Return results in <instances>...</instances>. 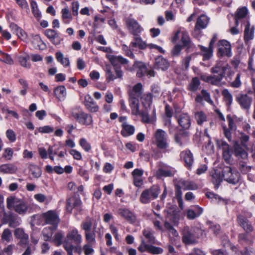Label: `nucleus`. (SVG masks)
I'll use <instances>...</instances> for the list:
<instances>
[{
  "label": "nucleus",
  "mask_w": 255,
  "mask_h": 255,
  "mask_svg": "<svg viewBox=\"0 0 255 255\" xmlns=\"http://www.w3.org/2000/svg\"><path fill=\"white\" fill-rule=\"evenodd\" d=\"M81 201L78 197L72 196L67 200L66 210L71 213L73 208L80 209Z\"/></svg>",
  "instance_id": "obj_20"
},
{
  "label": "nucleus",
  "mask_w": 255,
  "mask_h": 255,
  "mask_svg": "<svg viewBox=\"0 0 255 255\" xmlns=\"http://www.w3.org/2000/svg\"><path fill=\"white\" fill-rule=\"evenodd\" d=\"M42 216L46 224L50 225L51 227H53L54 229H56L59 222V219L54 211H48L43 213Z\"/></svg>",
  "instance_id": "obj_9"
},
{
  "label": "nucleus",
  "mask_w": 255,
  "mask_h": 255,
  "mask_svg": "<svg viewBox=\"0 0 255 255\" xmlns=\"http://www.w3.org/2000/svg\"><path fill=\"white\" fill-rule=\"evenodd\" d=\"M0 61L9 65H12L13 64V60L11 58L10 55L4 52L0 57Z\"/></svg>",
  "instance_id": "obj_64"
},
{
  "label": "nucleus",
  "mask_w": 255,
  "mask_h": 255,
  "mask_svg": "<svg viewBox=\"0 0 255 255\" xmlns=\"http://www.w3.org/2000/svg\"><path fill=\"white\" fill-rule=\"evenodd\" d=\"M121 134L124 137L132 135L135 131L134 126L129 125L127 122H124L122 125Z\"/></svg>",
  "instance_id": "obj_29"
},
{
  "label": "nucleus",
  "mask_w": 255,
  "mask_h": 255,
  "mask_svg": "<svg viewBox=\"0 0 255 255\" xmlns=\"http://www.w3.org/2000/svg\"><path fill=\"white\" fill-rule=\"evenodd\" d=\"M13 151L12 148L7 147L5 148L2 153V157L6 160H11L12 158Z\"/></svg>",
  "instance_id": "obj_62"
},
{
  "label": "nucleus",
  "mask_w": 255,
  "mask_h": 255,
  "mask_svg": "<svg viewBox=\"0 0 255 255\" xmlns=\"http://www.w3.org/2000/svg\"><path fill=\"white\" fill-rule=\"evenodd\" d=\"M30 174L32 176L33 178H38L42 174V171L41 168L33 163H29L28 166Z\"/></svg>",
  "instance_id": "obj_36"
},
{
  "label": "nucleus",
  "mask_w": 255,
  "mask_h": 255,
  "mask_svg": "<svg viewBox=\"0 0 255 255\" xmlns=\"http://www.w3.org/2000/svg\"><path fill=\"white\" fill-rule=\"evenodd\" d=\"M83 103L86 108L91 113H96L99 110V107L89 94L84 96Z\"/></svg>",
  "instance_id": "obj_14"
},
{
  "label": "nucleus",
  "mask_w": 255,
  "mask_h": 255,
  "mask_svg": "<svg viewBox=\"0 0 255 255\" xmlns=\"http://www.w3.org/2000/svg\"><path fill=\"white\" fill-rule=\"evenodd\" d=\"M140 116L142 121L145 123H153L156 121V110L154 107H145L141 112Z\"/></svg>",
  "instance_id": "obj_10"
},
{
  "label": "nucleus",
  "mask_w": 255,
  "mask_h": 255,
  "mask_svg": "<svg viewBox=\"0 0 255 255\" xmlns=\"http://www.w3.org/2000/svg\"><path fill=\"white\" fill-rule=\"evenodd\" d=\"M203 209L198 206L191 207L187 210V216L190 220H193L200 216L203 213Z\"/></svg>",
  "instance_id": "obj_24"
},
{
  "label": "nucleus",
  "mask_w": 255,
  "mask_h": 255,
  "mask_svg": "<svg viewBox=\"0 0 255 255\" xmlns=\"http://www.w3.org/2000/svg\"><path fill=\"white\" fill-rule=\"evenodd\" d=\"M200 50L202 52L203 56V60H208L213 55V47H205L203 46H200Z\"/></svg>",
  "instance_id": "obj_47"
},
{
  "label": "nucleus",
  "mask_w": 255,
  "mask_h": 255,
  "mask_svg": "<svg viewBox=\"0 0 255 255\" xmlns=\"http://www.w3.org/2000/svg\"><path fill=\"white\" fill-rule=\"evenodd\" d=\"M79 143L80 146L86 152H89L91 149V144L88 142L87 139L85 138H81L79 139Z\"/></svg>",
  "instance_id": "obj_56"
},
{
  "label": "nucleus",
  "mask_w": 255,
  "mask_h": 255,
  "mask_svg": "<svg viewBox=\"0 0 255 255\" xmlns=\"http://www.w3.org/2000/svg\"><path fill=\"white\" fill-rule=\"evenodd\" d=\"M17 58L18 60L20 65L27 69H29L31 67V64L28 62L27 60L29 58L28 55H18L17 56Z\"/></svg>",
  "instance_id": "obj_49"
},
{
  "label": "nucleus",
  "mask_w": 255,
  "mask_h": 255,
  "mask_svg": "<svg viewBox=\"0 0 255 255\" xmlns=\"http://www.w3.org/2000/svg\"><path fill=\"white\" fill-rule=\"evenodd\" d=\"M62 20L64 24H69L73 19L71 12L68 7H65L61 10Z\"/></svg>",
  "instance_id": "obj_41"
},
{
  "label": "nucleus",
  "mask_w": 255,
  "mask_h": 255,
  "mask_svg": "<svg viewBox=\"0 0 255 255\" xmlns=\"http://www.w3.org/2000/svg\"><path fill=\"white\" fill-rule=\"evenodd\" d=\"M223 78L221 76H218L216 74H214L213 76L202 75L201 76V79L203 81L216 86L220 85L221 81Z\"/></svg>",
  "instance_id": "obj_27"
},
{
  "label": "nucleus",
  "mask_w": 255,
  "mask_h": 255,
  "mask_svg": "<svg viewBox=\"0 0 255 255\" xmlns=\"http://www.w3.org/2000/svg\"><path fill=\"white\" fill-rule=\"evenodd\" d=\"M159 192V188L158 186H153L142 192L140 196V201L143 204L149 203L152 200L158 197Z\"/></svg>",
  "instance_id": "obj_3"
},
{
  "label": "nucleus",
  "mask_w": 255,
  "mask_h": 255,
  "mask_svg": "<svg viewBox=\"0 0 255 255\" xmlns=\"http://www.w3.org/2000/svg\"><path fill=\"white\" fill-rule=\"evenodd\" d=\"M12 238V234L10 230L5 229L3 230L1 235V239L6 242H9Z\"/></svg>",
  "instance_id": "obj_63"
},
{
  "label": "nucleus",
  "mask_w": 255,
  "mask_h": 255,
  "mask_svg": "<svg viewBox=\"0 0 255 255\" xmlns=\"http://www.w3.org/2000/svg\"><path fill=\"white\" fill-rule=\"evenodd\" d=\"M174 173V168L165 164L161 163L160 167L157 171L156 174L159 177H169L173 175Z\"/></svg>",
  "instance_id": "obj_17"
},
{
  "label": "nucleus",
  "mask_w": 255,
  "mask_h": 255,
  "mask_svg": "<svg viewBox=\"0 0 255 255\" xmlns=\"http://www.w3.org/2000/svg\"><path fill=\"white\" fill-rule=\"evenodd\" d=\"M56 58L58 62H60L64 67H66L70 66V60L68 58L64 57L63 53L58 51L55 54Z\"/></svg>",
  "instance_id": "obj_46"
},
{
  "label": "nucleus",
  "mask_w": 255,
  "mask_h": 255,
  "mask_svg": "<svg viewBox=\"0 0 255 255\" xmlns=\"http://www.w3.org/2000/svg\"><path fill=\"white\" fill-rule=\"evenodd\" d=\"M68 242L79 245L82 241V237L81 234L79 233L77 229L74 228H71L69 229L68 232L67 234L66 238L64 242Z\"/></svg>",
  "instance_id": "obj_11"
},
{
  "label": "nucleus",
  "mask_w": 255,
  "mask_h": 255,
  "mask_svg": "<svg viewBox=\"0 0 255 255\" xmlns=\"http://www.w3.org/2000/svg\"><path fill=\"white\" fill-rule=\"evenodd\" d=\"M167 219L172 222L174 225H177L180 219V216L177 211H173L172 214H168Z\"/></svg>",
  "instance_id": "obj_59"
},
{
  "label": "nucleus",
  "mask_w": 255,
  "mask_h": 255,
  "mask_svg": "<svg viewBox=\"0 0 255 255\" xmlns=\"http://www.w3.org/2000/svg\"><path fill=\"white\" fill-rule=\"evenodd\" d=\"M235 154L239 159L247 160L248 157V152L243 149L240 145L237 144L234 148Z\"/></svg>",
  "instance_id": "obj_38"
},
{
  "label": "nucleus",
  "mask_w": 255,
  "mask_h": 255,
  "mask_svg": "<svg viewBox=\"0 0 255 255\" xmlns=\"http://www.w3.org/2000/svg\"><path fill=\"white\" fill-rule=\"evenodd\" d=\"M218 55L219 56H232V50L230 43L226 40H221L217 43Z\"/></svg>",
  "instance_id": "obj_8"
},
{
  "label": "nucleus",
  "mask_w": 255,
  "mask_h": 255,
  "mask_svg": "<svg viewBox=\"0 0 255 255\" xmlns=\"http://www.w3.org/2000/svg\"><path fill=\"white\" fill-rule=\"evenodd\" d=\"M32 43L34 45V47L36 48L40 49L42 45L45 47V45L44 44L43 41L41 40V38L39 35H35L32 36ZM43 48V47H42Z\"/></svg>",
  "instance_id": "obj_55"
},
{
  "label": "nucleus",
  "mask_w": 255,
  "mask_h": 255,
  "mask_svg": "<svg viewBox=\"0 0 255 255\" xmlns=\"http://www.w3.org/2000/svg\"><path fill=\"white\" fill-rule=\"evenodd\" d=\"M178 183L179 186L181 187L184 190H196L198 188L197 184L190 180L180 179Z\"/></svg>",
  "instance_id": "obj_31"
},
{
  "label": "nucleus",
  "mask_w": 255,
  "mask_h": 255,
  "mask_svg": "<svg viewBox=\"0 0 255 255\" xmlns=\"http://www.w3.org/2000/svg\"><path fill=\"white\" fill-rule=\"evenodd\" d=\"M222 172L223 177L228 183L236 184L239 182L240 174L235 169L226 166L224 168Z\"/></svg>",
  "instance_id": "obj_4"
},
{
  "label": "nucleus",
  "mask_w": 255,
  "mask_h": 255,
  "mask_svg": "<svg viewBox=\"0 0 255 255\" xmlns=\"http://www.w3.org/2000/svg\"><path fill=\"white\" fill-rule=\"evenodd\" d=\"M21 222V219L17 216L11 215L9 218V226L12 228L18 226Z\"/></svg>",
  "instance_id": "obj_54"
},
{
  "label": "nucleus",
  "mask_w": 255,
  "mask_h": 255,
  "mask_svg": "<svg viewBox=\"0 0 255 255\" xmlns=\"http://www.w3.org/2000/svg\"><path fill=\"white\" fill-rule=\"evenodd\" d=\"M198 236V235L193 234L189 228H186L183 230L182 240L186 244H190L194 243L195 238Z\"/></svg>",
  "instance_id": "obj_23"
},
{
  "label": "nucleus",
  "mask_w": 255,
  "mask_h": 255,
  "mask_svg": "<svg viewBox=\"0 0 255 255\" xmlns=\"http://www.w3.org/2000/svg\"><path fill=\"white\" fill-rule=\"evenodd\" d=\"M54 93L59 100L63 101L67 95L66 89L64 86H58L55 88Z\"/></svg>",
  "instance_id": "obj_37"
},
{
  "label": "nucleus",
  "mask_w": 255,
  "mask_h": 255,
  "mask_svg": "<svg viewBox=\"0 0 255 255\" xmlns=\"http://www.w3.org/2000/svg\"><path fill=\"white\" fill-rule=\"evenodd\" d=\"M237 102L241 107L249 110L251 106L252 98L247 94H240L236 98Z\"/></svg>",
  "instance_id": "obj_19"
},
{
  "label": "nucleus",
  "mask_w": 255,
  "mask_h": 255,
  "mask_svg": "<svg viewBox=\"0 0 255 255\" xmlns=\"http://www.w3.org/2000/svg\"><path fill=\"white\" fill-rule=\"evenodd\" d=\"M238 221L240 226L247 233L253 231L252 226L249 223L248 220L243 215H240L238 217Z\"/></svg>",
  "instance_id": "obj_30"
},
{
  "label": "nucleus",
  "mask_w": 255,
  "mask_h": 255,
  "mask_svg": "<svg viewBox=\"0 0 255 255\" xmlns=\"http://www.w3.org/2000/svg\"><path fill=\"white\" fill-rule=\"evenodd\" d=\"M178 39H180L183 46L186 47L187 49L194 48L188 32L184 29L180 28L176 32L173 37L172 42H176Z\"/></svg>",
  "instance_id": "obj_5"
},
{
  "label": "nucleus",
  "mask_w": 255,
  "mask_h": 255,
  "mask_svg": "<svg viewBox=\"0 0 255 255\" xmlns=\"http://www.w3.org/2000/svg\"><path fill=\"white\" fill-rule=\"evenodd\" d=\"M195 118L199 125H202L203 123L207 120V116L206 114L202 111L197 112L195 113Z\"/></svg>",
  "instance_id": "obj_58"
},
{
  "label": "nucleus",
  "mask_w": 255,
  "mask_h": 255,
  "mask_svg": "<svg viewBox=\"0 0 255 255\" xmlns=\"http://www.w3.org/2000/svg\"><path fill=\"white\" fill-rule=\"evenodd\" d=\"M115 72L116 76H115L110 69V68L107 67L106 68V80L107 81L110 82L119 78L122 77L123 73L122 71L118 67L115 68Z\"/></svg>",
  "instance_id": "obj_28"
},
{
  "label": "nucleus",
  "mask_w": 255,
  "mask_h": 255,
  "mask_svg": "<svg viewBox=\"0 0 255 255\" xmlns=\"http://www.w3.org/2000/svg\"><path fill=\"white\" fill-rule=\"evenodd\" d=\"M222 95L224 96L225 100L228 106H230L233 102V97L232 94L227 89H224L222 91Z\"/></svg>",
  "instance_id": "obj_61"
},
{
  "label": "nucleus",
  "mask_w": 255,
  "mask_h": 255,
  "mask_svg": "<svg viewBox=\"0 0 255 255\" xmlns=\"http://www.w3.org/2000/svg\"><path fill=\"white\" fill-rule=\"evenodd\" d=\"M142 234L147 240V242L149 244H154L156 243L155 238L153 236V232L151 230L144 229L142 231Z\"/></svg>",
  "instance_id": "obj_45"
},
{
  "label": "nucleus",
  "mask_w": 255,
  "mask_h": 255,
  "mask_svg": "<svg viewBox=\"0 0 255 255\" xmlns=\"http://www.w3.org/2000/svg\"><path fill=\"white\" fill-rule=\"evenodd\" d=\"M125 21L128 30L134 35H138L143 31V28L131 15L126 17Z\"/></svg>",
  "instance_id": "obj_6"
},
{
  "label": "nucleus",
  "mask_w": 255,
  "mask_h": 255,
  "mask_svg": "<svg viewBox=\"0 0 255 255\" xmlns=\"http://www.w3.org/2000/svg\"><path fill=\"white\" fill-rule=\"evenodd\" d=\"M45 34L53 44L58 45L60 43V37L55 30L51 29H46Z\"/></svg>",
  "instance_id": "obj_22"
},
{
  "label": "nucleus",
  "mask_w": 255,
  "mask_h": 255,
  "mask_svg": "<svg viewBox=\"0 0 255 255\" xmlns=\"http://www.w3.org/2000/svg\"><path fill=\"white\" fill-rule=\"evenodd\" d=\"M179 124L183 128H188L190 126V119L188 114L180 113L176 115Z\"/></svg>",
  "instance_id": "obj_21"
},
{
  "label": "nucleus",
  "mask_w": 255,
  "mask_h": 255,
  "mask_svg": "<svg viewBox=\"0 0 255 255\" xmlns=\"http://www.w3.org/2000/svg\"><path fill=\"white\" fill-rule=\"evenodd\" d=\"M248 14V9L246 7H243L238 9L236 15V24L239 25V20L243 18H246Z\"/></svg>",
  "instance_id": "obj_43"
},
{
  "label": "nucleus",
  "mask_w": 255,
  "mask_h": 255,
  "mask_svg": "<svg viewBox=\"0 0 255 255\" xmlns=\"http://www.w3.org/2000/svg\"><path fill=\"white\" fill-rule=\"evenodd\" d=\"M180 158L184 161L185 166L190 169L194 162V157L192 153L189 150H185L180 153Z\"/></svg>",
  "instance_id": "obj_18"
},
{
  "label": "nucleus",
  "mask_w": 255,
  "mask_h": 255,
  "mask_svg": "<svg viewBox=\"0 0 255 255\" xmlns=\"http://www.w3.org/2000/svg\"><path fill=\"white\" fill-rule=\"evenodd\" d=\"M153 97L151 93H148L144 95L142 98V104L144 108H145V107L151 108V105L152 104Z\"/></svg>",
  "instance_id": "obj_53"
},
{
  "label": "nucleus",
  "mask_w": 255,
  "mask_h": 255,
  "mask_svg": "<svg viewBox=\"0 0 255 255\" xmlns=\"http://www.w3.org/2000/svg\"><path fill=\"white\" fill-rule=\"evenodd\" d=\"M254 27L251 26L249 22L248 21L245 25L244 30V38L246 41H249L253 39L254 37Z\"/></svg>",
  "instance_id": "obj_35"
},
{
  "label": "nucleus",
  "mask_w": 255,
  "mask_h": 255,
  "mask_svg": "<svg viewBox=\"0 0 255 255\" xmlns=\"http://www.w3.org/2000/svg\"><path fill=\"white\" fill-rule=\"evenodd\" d=\"M63 246L65 250L67 251L68 255H73V251L74 250L77 251L78 249L77 247L67 241L64 242Z\"/></svg>",
  "instance_id": "obj_60"
},
{
  "label": "nucleus",
  "mask_w": 255,
  "mask_h": 255,
  "mask_svg": "<svg viewBox=\"0 0 255 255\" xmlns=\"http://www.w3.org/2000/svg\"><path fill=\"white\" fill-rule=\"evenodd\" d=\"M17 171V166L12 163H5L0 166V172L3 174H12Z\"/></svg>",
  "instance_id": "obj_25"
},
{
  "label": "nucleus",
  "mask_w": 255,
  "mask_h": 255,
  "mask_svg": "<svg viewBox=\"0 0 255 255\" xmlns=\"http://www.w3.org/2000/svg\"><path fill=\"white\" fill-rule=\"evenodd\" d=\"M142 90V85L141 83H139L136 84L132 90V91L130 93V98H133V97L137 98L139 97L141 93Z\"/></svg>",
  "instance_id": "obj_48"
},
{
  "label": "nucleus",
  "mask_w": 255,
  "mask_h": 255,
  "mask_svg": "<svg viewBox=\"0 0 255 255\" xmlns=\"http://www.w3.org/2000/svg\"><path fill=\"white\" fill-rule=\"evenodd\" d=\"M155 68L162 70H166L169 66V62L162 56L155 59Z\"/></svg>",
  "instance_id": "obj_34"
},
{
  "label": "nucleus",
  "mask_w": 255,
  "mask_h": 255,
  "mask_svg": "<svg viewBox=\"0 0 255 255\" xmlns=\"http://www.w3.org/2000/svg\"><path fill=\"white\" fill-rule=\"evenodd\" d=\"M154 139L156 147L165 151H169V140L167 133L161 129H157L154 134Z\"/></svg>",
  "instance_id": "obj_2"
},
{
  "label": "nucleus",
  "mask_w": 255,
  "mask_h": 255,
  "mask_svg": "<svg viewBox=\"0 0 255 255\" xmlns=\"http://www.w3.org/2000/svg\"><path fill=\"white\" fill-rule=\"evenodd\" d=\"M175 140L179 145L185 146L189 141L188 136L185 133L179 134L175 136Z\"/></svg>",
  "instance_id": "obj_44"
},
{
  "label": "nucleus",
  "mask_w": 255,
  "mask_h": 255,
  "mask_svg": "<svg viewBox=\"0 0 255 255\" xmlns=\"http://www.w3.org/2000/svg\"><path fill=\"white\" fill-rule=\"evenodd\" d=\"M134 68H137V76L139 77L145 75L150 77L154 76V71L152 70H148L144 64L141 62H135L133 65Z\"/></svg>",
  "instance_id": "obj_15"
},
{
  "label": "nucleus",
  "mask_w": 255,
  "mask_h": 255,
  "mask_svg": "<svg viewBox=\"0 0 255 255\" xmlns=\"http://www.w3.org/2000/svg\"><path fill=\"white\" fill-rule=\"evenodd\" d=\"M230 69V67L226 62L219 61L217 62L215 66L211 68V72L214 74L221 76L223 78Z\"/></svg>",
  "instance_id": "obj_12"
},
{
  "label": "nucleus",
  "mask_w": 255,
  "mask_h": 255,
  "mask_svg": "<svg viewBox=\"0 0 255 255\" xmlns=\"http://www.w3.org/2000/svg\"><path fill=\"white\" fill-rule=\"evenodd\" d=\"M14 234L16 238L20 239V243L21 245H25L28 243V235L24 233L23 229H16Z\"/></svg>",
  "instance_id": "obj_26"
},
{
  "label": "nucleus",
  "mask_w": 255,
  "mask_h": 255,
  "mask_svg": "<svg viewBox=\"0 0 255 255\" xmlns=\"http://www.w3.org/2000/svg\"><path fill=\"white\" fill-rule=\"evenodd\" d=\"M32 12L36 18H40L41 16V12L38 7L37 2L34 0H29Z\"/></svg>",
  "instance_id": "obj_51"
},
{
  "label": "nucleus",
  "mask_w": 255,
  "mask_h": 255,
  "mask_svg": "<svg viewBox=\"0 0 255 255\" xmlns=\"http://www.w3.org/2000/svg\"><path fill=\"white\" fill-rule=\"evenodd\" d=\"M56 229H53V227H47L43 229L42 232V235L43 240L45 241H51L53 232Z\"/></svg>",
  "instance_id": "obj_39"
},
{
  "label": "nucleus",
  "mask_w": 255,
  "mask_h": 255,
  "mask_svg": "<svg viewBox=\"0 0 255 255\" xmlns=\"http://www.w3.org/2000/svg\"><path fill=\"white\" fill-rule=\"evenodd\" d=\"M118 214L130 224L135 222L136 218L134 214L128 209L121 208L118 210Z\"/></svg>",
  "instance_id": "obj_16"
},
{
  "label": "nucleus",
  "mask_w": 255,
  "mask_h": 255,
  "mask_svg": "<svg viewBox=\"0 0 255 255\" xmlns=\"http://www.w3.org/2000/svg\"><path fill=\"white\" fill-rule=\"evenodd\" d=\"M130 107L131 110L132 114L135 116L140 115L143 110L139 109V102L135 97L130 98Z\"/></svg>",
  "instance_id": "obj_32"
},
{
  "label": "nucleus",
  "mask_w": 255,
  "mask_h": 255,
  "mask_svg": "<svg viewBox=\"0 0 255 255\" xmlns=\"http://www.w3.org/2000/svg\"><path fill=\"white\" fill-rule=\"evenodd\" d=\"M108 58L113 65H117L119 63L127 64L128 62L126 59L124 58L122 56L109 55L108 56Z\"/></svg>",
  "instance_id": "obj_42"
},
{
  "label": "nucleus",
  "mask_w": 255,
  "mask_h": 255,
  "mask_svg": "<svg viewBox=\"0 0 255 255\" xmlns=\"http://www.w3.org/2000/svg\"><path fill=\"white\" fill-rule=\"evenodd\" d=\"M209 18L205 15H201L197 19L195 26L196 29H203L206 27Z\"/></svg>",
  "instance_id": "obj_40"
},
{
  "label": "nucleus",
  "mask_w": 255,
  "mask_h": 255,
  "mask_svg": "<svg viewBox=\"0 0 255 255\" xmlns=\"http://www.w3.org/2000/svg\"><path fill=\"white\" fill-rule=\"evenodd\" d=\"M247 160L240 161L239 163V168L243 174L248 173L252 169V166L248 165Z\"/></svg>",
  "instance_id": "obj_50"
},
{
  "label": "nucleus",
  "mask_w": 255,
  "mask_h": 255,
  "mask_svg": "<svg viewBox=\"0 0 255 255\" xmlns=\"http://www.w3.org/2000/svg\"><path fill=\"white\" fill-rule=\"evenodd\" d=\"M72 116L77 121L82 125L88 126L92 125L93 118L91 115L83 111H80L78 112L73 111L71 113Z\"/></svg>",
  "instance_id": "obj_7"
},
{
  "label": "nucleus",
  "mask_w": 255,
  "mask_h": 255,
  "mask_svg": "<svg viewBox=\"0 0 255 255\" xmlns=\"http://www.w3.org/2000/svg\"><path fill=\"white\" fill-rule=\"evenodd\" d=\"M34 199L40 203H48L51 200V198H48L46 195L42 193L36 194L34 195Z\"/></svg>",
  "instance_id": "obj_57"
},
{
  "label": "nucleus",
  "mask_w": 255,
  "mask_h": 255,
  "mask_svg": "<svg viewBox=\"0 0 255 255\" xmlns=\"http://www.w3.org/2000/svg\"><path fill=\"white\" fill-rule=\"evenodd\" d=\"M138 250L141 253L147 251L149 253L155 255L160 254L163 252V250L161 248L147 244L142 238L141 240V244L138 247Z\"/></svg>",
  "instance_id": "obj_13"
},
{
  "label": "nucleus",
  "mask_w": 255,
  "mask_h": 255,
  "mask_svg": "<svg viewBox=\"0 0 255 255\" xmlns=\"http://www.w3.org/2000/svg\"><path fill=\"white\" fill-rule=\"evenodd\" d=\"M7 207L9 210H13L19 215L27 213L29 206L27 202L15 196H9L6 199Z\"/></svg>",
  "instance_id": "obj_1"
},
{
  "label": "nucleus",
  "mask_w": 255,
  "mask_h": 255,
  "mask_svg": "<svg viewBox=\"0 0 255 255\" xmlns=\"http://www.w3.org/2000/svg\"><path fill=\"white\" fill-rule=\"evenodd\" d=\"M131 47H138L139 49H144L147 47V44L143 41L141 37L137 35H134L133 40L130 44Z\"/></svg>",
  "instance_id": "obj_33"
},
{
  "label": "nucleus",
  "mask_w": 255,
  "mask_h": 255,
  "mask_svg": "<svg viewBox=\"0 0 255 255\" xmlns=\"http://www.w3.org/2000/svg\"><path fill=\"white\" fill-rule=\"evenodd\" d=\"M156 217L152 220V223L154 225V228L160 231H163V227L161 225V221H162V218L159 215H157L154 213Z\"/></svg>",
  "instance_id": "obj_52"
}]
</instances>
